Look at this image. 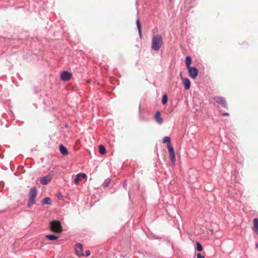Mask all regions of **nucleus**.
I'll list each match as a JSON object with an SVG mask.
<instances>
[{"label": "nucleus", "instance_id": "obj_1", "mask_svg": "<svg viewBox=\"0 0 258 258\" xmlns=\"http://www.w3.org/2000/svg\"><path fill=\"white\" fill-rule=\"evenodd\" d=\"M163 41L161 36L159 35L155 36L152 40L151 49L155 51H157L159 49Z\"/></svg>", "mask_w": 258, "mask_h": 258}, {"label": "nucleus", "instance_id": "obj_2", "mask_svg": "<svg viewBox=\"0 0 258 258\" xmlns=\"http://www.w3.org/2000/svg\"><path fill=\"white\" fill-rule=\"evenodd\" d=\"M50 228L53 232L60 233L62 230L60 222L57 220H53L50 222Z\"/></svg>", "mask_w": 258, "mask_h": 258}, {"label": "nucleus", "instance_id": "obj_3", "mask_svg": "<svg viewBox=\"0 0 258 258\" xmlns=\"http://www.w3.org/2000/svg\"><path fill=\"white\" fill-rule=\"evenodd\" d=\"M189 77L195 79L198 75V70L196 67H189L187 68Z\"/></svg>", "mask_w": 258, "mask_h": 258}, {"label": "nucleus", "instance_id": "obj_4", "mask_svg": "<svg viewBox=\"0 0 258 258\" xmlns=\"http://www.w3.org/2000/svg\"><path fill=\"white\" fill-rule=\"evenodd\" d=\"M168 150L170 155V158L171 162L173 165L175 164V155L174 153V150L173 146L170 145H167Z\"/></svg>", "mask_w": 258, "mask_h": 258}, {"label": "nucleus", "instance_id": "obj_5", "mask_svg": "<svg viewBox=\"0 0 258 258\" xmlns=\"http://www.w3.org/2000/svg\"><path fill=\"white\" fill-rule=\"evenodd\" d=\"M213 99L218 104L225 108H227V104L225 98L222 96H215Z\"/></svg>", "mask_w": 258, "mask_h": 258}, {"label": "nucleus", "instance_id": "obj_6", "mask_svg": "<svg viewBox=\"0 0 258 258\" xmlns=\"http://www.w3.org/2000/svg\"><path fill=\"white\" fill-rule=\"evenodd\" d=\"M53 176V173H49L46 176L42 177L40 179V183L42 185L47 184L52 180Z\"/></svg>", "mask_w": 258, "mask_h": 258}, {"label": "nucleus", "instance_id": "obj_7", "mask_svg": "<svg viewBox=\"0 0 258 258\" xmlns=\"http://www.w3.org/2000/svg\"><path fill=\"white\" fill-rule=\"evenodd\" d=\"M72 77V74L70 72L64 71L61 73L60 79L62 81H68Z\"/></svg>", "mask_w": 258, "mask_h": 258}, {"label": "nucleus", "instance_id": "obj_8", "mask_svg": "<svg viewBox=\"0 0 258 258\" xmlns=\"http://www.w3.org/2000/svg\"><path fill=\"white\" fill-rule=\"evenodd\" d=\"M37 195V191L36 187L33 186L31 187L30 189V191L29 193V199H30L31 200H34L35 201V198Z\"/></svg>", "mask_w": 258, "mask_h": 258}, {"label": "nucleus", "instance_id": "obj_9", "mask_svg": "<svg viewBox=\"0 0 258 258\" xmlns=\"http://www.w3.org/2000/svg\"><path fill=\"white\" fill-rule=\"evenodd\" d=\"M75 253L76 255L78 256L84 255V254L83 253V245L82 244L80 243L76 244L75 247Z\"/></svg>", "mask_w": 258, "mask_h": 258}, {"label": "nucleus", "instance_id": "obj_10", "mask_svg": "<svg viewBox=\"0 0 258 258\" xmlns=\"http://www.w3.org/2000/svg\"><path fill=\"white\" fill-rule=\"evenodd\" d=\"M87 177V175L85 173H78L75 179H74V182L75 184H78L79 181L82 180V178H85Z\"/></svg>", "mask_w": 258, "mask_h": 258}, {"label": "nucleus", "instance_id": "obj_11", "mask_svg": "<svg viewBox=\"0 0 258 258\" xmlns=\"http://www.w3.org/2000/svg\"><path fill=\"white\" fill-rule=\"evenodd\" d=\"M184 89L188 90L190 87V81L187 78H183L182 79Z\"/></svg>", "mask_w": 258, "mask_h": 258}, {"label": "nucleus", "instance_id": "obj_12", "mask_svg": "<svg viewBox=\"0 0 258 258\" xmlns=\"http://www.w3.org/2000/svg\"><path fill=\"white\" fill-rule=\"evenodd\" d=\"M154 118L157 122L159 124L163 123V119L160 116V112L159 111H157L156 112Z\"/></svg>", "mask_w": 258, "mask_h": 258}, {"label": "nucleus", "instance_id": "obj_13", "mask_svg": "<svg viewBox=\"0 0 258 258\" xmlns=\"http://www.w3.org/2000/svg\"><path fill=\"white\" fill-rule=\"evenodd\" d=\"M59 149L60 153L63 155L66 156L68 154V150L66 147H65L62 144H60L59 146Z\"/></svg>", "mask_w": 258, "mask_h": 258}, {"label": "nucleus", "instance_id": "obj_14", "mask_svg": "<svg viewBox=\"0 0 258 258\" xmlns=\"http://www.w3.org/2000/svg\"><path fill=\"white\" fill-rule=\"evenodd\" d=\"M253 230L258 235V218H254L253 220Z\"/></svg>", "mask_w": 258, "mask_h": 258}, {"label": "nucleus", "instance_id": "obj_15", "mask_svg": "<svg viewBox=\"0 0 258 258\" xmlns=\"http://www.w3.org/2000/svg\"><path fill=\"white\" fill-rule=\"evenodd\" d=\"M45 237L50 241H55L58 239V236L54 234H47L45 235Z\"/></svg>", "mask_w": 258, "mask_h": 258}, {"label": "nucleus", "instance_id": "obj_16", "mask_svg": "<svg viewBox=\"0 0 258 258\" xmlns=\"http://www.w3.org/2000/svg\"><path fill=\"white\" fill-rule=\"evenodd\" d=\"M42 205H51V200L49 197L44 198L41 201Z\"/></svg>", "mask_w": 258, "mask_h": 258}, {"label": "nucleus", "instance_id": "obj_17", "mask_svg": "<svg viewBox=\"0 0 258 258\" xmlns=\"http://www.w3.org/2000/svg\"><path fill=\"white\" fill-rule=\"evenodd\" d=\"M191 62V58L190 56H186L185 59V63L186 66V68H188L190 67V64Z\"/></svg>", "mask_w": 258, "mask_h": 258}, {"label": "nucleus", "instance_id": "obj_18", "mask_svg": "<svg viewBox=\"0 0 258 258\" xmlns=\"http://www.w3.org/2000/svg\"><path fill=\"white\" fill-rule=\"evenodd\" d=\"M99 151L100 154L104 155L106 153V149L105 147L102 145H100L99 146Z\"/></svg>", "mask_w": 258, "mask_h": 258}, {"label": "nucleus", "instance_id": "obj_19", "mask_svg": "<svg viewBox=\"0 0 258 258\" xmlns=\"http://www.w3.org/2000/svg\"><path fill=\"white\" fill-rule=\"evenodd\" d=\"M167 101H168V96L166 94H164L163 96H162V103L163 104V105H165L167 103Z\"/></svg>", "mask_w": 258, "mask_h": 258}, {"label": "nucleus", "instance_id": "obj_20", "mask_svg": "<svg viewBox=\"0 0 258 258\" xmlns=\"http://www.w3.org/2000/svg\"><path fill=\"white\" fill-rule=\"evenodd\" d=\"M163 142L164 143H167V145H170L171 144V140L170 137L165 136L163 139Z\"/></svg>", "mask_w": 258, "mask_h": 258}, {"label": "nucleus", "instance_id": "obj_21", "mask_svg": "<svg viewBox=\"0 0 258 258\" xmlns=\"http://www.w3.org/2000/svg\"><path fill=\"white\" fill-rule=\"evenodd\" d=\"M203 248L201 243L199 242H196V249L198 251H201Z\"/></svg>", "mask_w": 258, "mask_h": 258}, {"label": "nucleus", "instance_id": "obj_22", "mask_svg": "<svg viewBox=\"0 0 258 258\" xmlns=\"http://www.w3.org/2000/svg\"><path fill=\"white\" fill-rule=\"evenodd\" d=\"M110 179H107L105 180V181L102 183V186L104 187H107L110 184Z\"/></svg>", "mask_w": 258, "mask_h": 258}, {"label": "nucleus", "instance_id": "obj_23", "mask_svg": "<svg viewBox=\"0 0 258 258\" xmlns=\"http://www.w3.org/2000/svg\"><path fill=\"white\" fill-rule=\"evenodd\" d=\"M35 201L29 199L28 203L27 204V207L30 208L35 204Z\"/></svg>", "mask_w": 258, "mask_h": 258}, {"label": "nucleus", "instance_id": "obj_24", "mask_svg": "<svg viewBox=\"0 0 258 258\" xmlns=\"http://www.w3.org/2000/svg\"><path fill=\"white\" fill-rule=\"evenodd\" d=\"M136 25L138 30L141 29V24L140 23L138 19L136 20Z\"/></svg>", "mask_w": 258, "mask_h": 258}, {"label": "nucleus", "instance_id": "obj_25", "mask_svg": "<svg viewBox=\"0 0 258 258\" xmlns=\"http://www.w3.org/2000/svg\"><path fill=\"white\" fill-rule=\"evenodd\" d=\"M127 181L126 180H124L123 181V188L126 189L127 188Z\"/></svg>", "mask_w": 258, "mask_h": 258}, {"label": "nucleus", "instance_id": "obj_26", "mask_svg": "<svg viewBox=\"0 0 258 258\" xmlns=\"http://www.w3.org/2000/svg\"><path fill=\"white\" fill-rule=\"evenodd\" d=\"M197 258H205V257L200 253H198L197 254Z\"/></svg>", "mask_w": 258, "mask_h": 258}, {"label": "nucleus", "instance_id": "obj_27", "mask_svg": "<svg viewBox=\"0 0 258 258\" xmlns=\"http://www.w3.org/2000/svg\"><path fill=\"white\" fill-rule=\"evenodd\" d=\"M90 255V250H86V251H85V255L86 256H89Z\"/></svg>", "mask_w": 258, "mask_h": 258}, {"label": "nucleus", "instance_id": "obj_28", "mask_svg": "<svg viewBox=\"0 0 258 258\" xmlns=\"http://www.w3.org/2000/svg\"><path fill=\"white\" fill-rule=\"evenodd\" d=\"M139 35L140 37L141 38L142 37V33L141 31V29L138 30Z\"/></svg>", "mask_w": 258, "mask_h": 258}, {"label": "nucleus", "instance_id": "obj_29", "mask_svg": "<svg viewBox=\"0 0 258 258\" xmlns=\"http://www.w3.org/2000/svg\"><path fill=\"white\" fill-rule=\"evenodd\" d=\"M223 116H229V114L228 112H224L222 113Z\"/></svg>", "mask_w": 258, "mask_h": 258}, {"label": "nucleus", "instance_id": "obj_30", "mask_svg": "<svg viewBox=\"0 0 258 258\" xmlns=\"http://www.w3.org/2000/svg\"><path fill=\"white\" fill-rule=\"evenodd\" d=\"M128 195L129 198H130V195H131V191H128Z\"/></svg>", "mask_w": 258, "mask_h": 258}, {"label": "nucleus", "instance_id": "obj_31", "mask_svg": "<svg viewBox=\"0 0 258 258\" xmlns=\"http://www.w3.org/2000/svg\"><path fill=\"white\" fill-rule=\"evenodd\" d=\"M1 184H3V185H4V182L3 181H1V182H0V185H1Z\"/></svg>", "mask_w": 258, "mask_h": 258}, {"label": "nucleus", "instance_id": "obj_32", "mask_svg": "<svg viewBox=\"0 0 258 258\" xmlns=\"http://www.w3.org/2000/svg\"><path fill=\"white\" fill-rule=\"evenodd\" d=\"M255 246L256 248H258V243L256 244Z\"/></svg>", "mask_w": 258, "mask_h": 258}, {"label": "nucleus", "instance_id": "obj_33", "mask_svg": "<svg viewBox=\"0 0 258 258\" xmlns=\"http://www.w3.org/2000/svg\"><path fill=\"white\" fill-rule=\"evenodd\" d=\"M155 238H156V239H159V238H158V237H155Z\"/></svg>", "mask_w": 258, "mask_h": 258}]
</instances>
